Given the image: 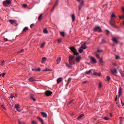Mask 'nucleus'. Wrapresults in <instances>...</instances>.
I'll return each instance as SVG.
<instances>
[{
	"mask_svg": "<svg viewBox=\"0 0 124 124\" xmlns=\"http://www.w3.org/2000/svg\"><path fill=\"white\" fill-rule=\"evenodd\" d=\"M109 23L112 26L115 28H117V27L115 24V21L113 18H111V20L110 21Z\"/></svg>",
	"mask_w": 124,
	"mask_h": 124,
	"instance_id": "f257e3e1",
	"label": "nucleus"
},
{
	"mask_svg": "<svg viewBox=\"0 0 124 124\" xmlns=\"http://www.w3.org/2000/svg\"><path fill=\"white\" fill-rule=\"evenodd\" d=\"M70 49L74 53V55H77L78 54V53L77 52L76 50L74 47H70Z\"/></svg>",
	"mask_w": 124,
	"mask_h": 124,
	"instance_id": "f03ea898",
	"label": "nucleus"
},
{
	"mask_svg": "<svg viewBox=\"0 0 124 124\" xmlns=\"http://www.w3.org/2000/svg\"><path fill=\"white\" fill-rule=\"evenodd\" d=\"M110 72L111 73L114 75L116 76V74L117 73V71L116 69L114 68L113 69L110 70Z\"/></svg>",
	"mask_w": 124,
	"mask_h": 124,
	"instance_id": "7ed1b4c3",
	"label": "nucleus"
},
{
	"mask_svg": "<svg viewBox=\"0 0 124 124\" xmlns=\"http://www.w3.org/2000/svg\"><path fill=\"white\" fill-rule=\"evenodd\" d=\"M11 1L9 0H6L5 1H3L2 2L4 6H7L6 5H9L11 4Z\"/></svg>",
	"mask_w": 124,
	"mask_h": 124,
	"instance_id": "20e7f679",
	"label": "nucleus"
},
{
	"mask_svg": "<svg viewBox=\"0 0 124 124\" xmlns=\"http://www.w3.org/2000/svg\"><path fill=\"white\" fill-rule=\"evenodd\" d=\"M94 31H97L100 32L102 31V30L101 28L98 26L95 27L93 29Z\"/></svg>",
	"mask_w": 124,
	"mask_h": 124,
	"instance_id": "39448f33",
	"label": "nucleus"
},
{
	"mask_svg": "<svg viewBox=\"0 0 124 124\" xmlns=\"http://www.w3.org/2000/svg\"><path fill=\"white\" fill-rule=\"evenodd\" d=\"M52 93V92L49 91H47L45 92V95L47 96H49L51 95Z\"/></svg>",
	"mask_w": 124,
	"mask_h": 124,
	"instance_id": "423d86ee",
	"label": "nucleus"
},
{
	"mask_svg": "<svg viewBox=\"0 0 124 124\" xmlns=\"http://www.w3.org/2000/svg\"><path fill=\"white\" fill-rule=\"evenodd\" d=\"M84 1H82L80 3V5L78 6V8L79 10H80L81 9L83 6L84 5Z\"/></svg>",
	"mask_w": 124,
	"mask_h": 124,
	"instance_id": "0eeeda50",
	"label": "nucleus"
},
{
	"mask_svg": "<svg viewBox=\"0 0 124 124\" xmlns=\"http://www.w3.org/2000/svg\"><path fill=\"white\" fill-rule=\"evenodd\" d=\"M17 95V94L16 93H12L10 95V98H12L13 97H16Z\"/></svg>",
	"mask_w": 124,
	"mask_h": 124,
	"instance_id": "6e6552de",
	"label": "nucleus"
},
{
	"mask_svg": "<svg viewBox=\"0 0 124 124\" xmlns=\"http://www.w3.org/2000/svg\"><path fill=\"white\" fill-rule=\"evenodd\" d=\"M86 42H85L80 47V48H82L84 49H85L87 48V47L85 46V44Z\"/></svg>",
	"mask_w": 124,
	"mask_h": 124,
	"instance_id": "1a4fd4ad",
	"label": "nucleus"
},
{
	"mask_svg": "<svg viewBox=\"0 0 124 124\" xmlns=\"http://www.w3.org/2000/svg\"><path fill=\"white\" fill-rule=\"evenodd\" d=\"M90 59L94 63H95L97 62L96 60L94 57H91L90 58Z\"/></svg>",
	"mask_w": 124,
	"mask_h": 124,
	"instance_id": "9d476101",
	"label": "nucleus"
},
{
	"mask_svg": "<svg viewBox=\"0 0 124 124\" xmlns=\"http://www.w3.org/2000/svg\"><path fill=\"white\" fill-rule=\"evenodd\" d=\"M112 40L113 42H115L116 44H117L118 43V41L117 40V39L115 37L113 38L112 39Z\"/></svg>",
	"mask_w": 124,
	"mask_h": 124,
	"instance_id": "9b49d317",
	"label": "nucleus"
},
{
	"mask_svg": "<svg viewBox=\"0 0 124 124\" xmlns=\"http://www.w3.org/2000/svg\"><path fill=\"white\" fill-rule=\"evenodd\" d=\"M69 63L70 65H72L73 64H74L75 60H69Z\"/></svg>",
	"mask_w": 124,
	"mask_h": 124,
	"instance_id": "f8f14e48",
	"label": "nucleus"
},
{
	"mask_svg": "<svg viewBox=\"0 0 124 124\" xmlns=\"http://www.w3.org/2000/svg\"><path fill=\"white\" fill-rule=\"evenodd\" d=\"M63 79L62 78H58L57 79V83L59 84L61 81H62Z\"/></svg>",
	"mask_w": 124,
	"mask_h": 124,
	"instance_id": "ddd939ff",
	"label": "nucleus"
},
{
	"mask_svg": "<svg viewBox=\"0 0 124 124\" xmlns=\"http://www.w3.org/2000/svg\"><path fill=\"white\" fill-rule=\"evenodd\" d=\"M122 89L121 87H120L119 89L118 97H119L122 93Z\"/></svg>",
	"mask_w": 124,
	"mask_h": 124,
	"instance_id": "4468645a",
	"label": "nucleus"
},
{
	"mask_svg": "<svg viewBox=\"0 0 124 124\" xmlns=\"http://www.w3.org/2000/svg\"><path fill=\"white\" fill-rule=\"evenodd\" d=\"M74 55H70L69 56V60H73L74 58Z\"/></svg>",
	"mask_w": 124,
	"mask_h": 124,
	"instance_id": "2eb2a0df",
	"label": "nucleus"
},
{
	"mask_svg": "<svg viewBox=\"0 0 124 124\" xmlns=\"http://www.w3.org/2000/svg\"><path fill=\"white\" fill-rule=\"evenodd\" d=\"M35 80L34 78L33 77H31L28 79V80L31 82H32L35 81Z\"/></svg>",
	"mask_w": 124,
	"mask_h": 124,
	"instance_id": "dca6fc26",
	"label": "nucleus"
},
{
	"mask_svg": "<svg viewBox=\"0 0 124 124\" xmlns=\"http://www.w3.org/2000/svg\"><path fill=\"white\" fill-rule=\"evenodd\" d=\"M47 58L46 57H44L42 58V60L41 62L42 63H44L46 61Z\"/></svg>",
	"mask_w": 124,
	"mask_h": 124,
	"instance_id": "f3484780",
	"label": "nucleus"
},
{
	"mask_svg": "<svg viewBox=\"0 0 124 124\" xmlns=\"http://www.w3.org/2000/svg\"><path fill=\"white\" fill-rule=\"evenodd\" d=\"M41 114L44 117H46L47 116V115L45 113L41 112Z\"/></svg>",
	"mask_w": 124,
	"mask_h": 124,
	"instance_id": "a211bd4d",
	"label": "nucleus"
},
{
	"mask_svg": "<svg viewBox=\"0 0 124 124\" xmlns=\"http://www.w3.org/2000/svg\"><path fill=\"white\" fill-rule=\"evenodd\" d=\"M81 58V57L79 56H78L76 58L75 60L77 62H78L80 61Z\"/></svg>",
	"mask_w": 124,
	"mask_h": 124,
	"instance_id": "6ab92c4d",
	"label": "nucleus"
},
{
	"mask_svg": "<svg viewBox=\"0 0 124 124\" xmlns=\"http://www.w3.org/2000/svg\"><path fill=\"white\" fill-rule=\"evenodd\" d=\"M61 61V57H59L56 60V62L57 64H59L60 62Z\"/></svg>",
	"mask_w": 124,
	"mask_h": 124,
	"instance_id": "aec40b11",
	"label": "nucleus"
},
{
	"mask_svg": "<svg viewBox=\"0 0 124 124\" xmlns=\"http://www.w3.org/2000/svg\"><path fill=\"white\" fill-rule=\"evenodd\" d=\"M16 21L15 20H9V22L11 24H12L16 22Z\"/></svg>",
	"mask_w": 124,
	"mask_h": 124,
	"instance_id": "412c9836",
	"label": "nucleus"
},
{
	"mask_svg": "<svg viewBox=\"0 0 124 124\" xmlns=\"http://www.w3.org/2000/svg\"><path fill=\"white\" fill-rule=\"evenodd\" d=\"M94 75L95 76H101V73H97L96 72H94Z\"/></svg>",
	"mask_w": 124,
	"mask_h": 124,
	"instance_id": "4be33fe9",
	"label": "nucleus"
},
{
	"mask_svg": "<svg viewBox=\"0 0 124 124\" xmlns=\"http://www.w3.org/2000/svg\"><path fill=\"white\" fill-rule=\"evenodd\" d=\"M28 30V27H24L23 30V32H25L26 31H27Z\"/></svg>",
	"mask_w": 124,
	"mask_h": 124,
	"instance_id": "5701e85b",
	"label": "nucleus"
},
{
	"mask_svg": "<svg viewBox=\"0 0 124 124\" xmlns=\"http://www.w3.org/2000/svg\"><path fill=\"white\" fill-rule=\"evenodd\" d=\"M71 18L72 19V22H74L75 20V17L74 14H72L71 16Z\"/></svg>",
	"mask_w": 124,
	"mask_h": 124,
	"instance_id": "b1692460",
	"label": "nucleus"
},
{
	"mask_svg": "<svg viewBox=\"0 0 124 124\" xmlns=\"http://www.w3.org/2000/svg\"><path fill=\"white\" fill-rule=\"evenodd\" d=\"M71 79L70 78H69L68 80V81L66 84V85L67 86L69 84L70 82Z\"/></svg>",
	"mask_w": 124,
	"mask_h": 124,
	"instance_id": "393cba45",
	"label": "nucleus"
},
{
	"mask_svg": "<svg viewBox=\"0 0 124 124\" xmlns=\"http://www.w3.org/2000/svg\"><path fill=\"white\" fill-rule=\"evenodd\" d=\"M43 32L44 33H48V31L46 28L44 29L43 30Z\"/></svg>",
	"mask_w": 124,
	"mask_h": 124,
	"instance_id": "a878e982",
	"label": "nucleus"
},
{
	"mask_svg": "<svg viewBox=\"0 0 124 124\" xmlns=\"http://www.w3.org/2000/svg\"><path fill=\"white\" fill-rule=\"evenodd\" d=\"M92 70H90L88 71H87L85 72V73L87 74H89L91 73Z\"/></svg>",
	"mask_w": 124,
	"mask_h": 124,
	"instance_id": "bb28decb",
	"label": "nucleus"
},
{
	"mask_svg": "<svg viewBox=\"0 0 124 124\" xmlns=\"http://www.w3.org/2000/svg\"><path fill=\"white\" fill-rule=\"evenodd\" d=\"M30 98L32 99L34 101H36V100L35 98H34L33 96L32 95H31L30 96Z\"/></svg>",
	"mask_w": 124,
	"mask_h": 124,
	"instance_id": "cd10ccee",
	"label": "nucleus"
},
{
	"mask_svg": "<svg viewBox=\"0 0 124 124\" xmlns=\"http://www.w3.org/2000/svg\"><path fill=\"white\" fill-rule=\"evenodd\" d=\"M84 114H82L80 115L77 118V119H80L81 118V117L84 116Z\"/></svg>",
	"mask_w": 124,
	"mask_h": 124,
	"instance_id": "c85d7f7f",
	"label": "nucleus"
},
{
	"mask_svg": "<svg viewBox=\"0 0 124 124\" xmlns=\"http://www.w3.org/2000/svg\"><path fill=\"white\" fill-rule=\"evenodd\" d=\"M60 34H61V35L63 37H64V36L65 33L64 32V31L60 32Z\"/></svg>",
	"mask_w": 124,
	"mask_h": 124,
	"instance_id": "c756f323",
	"label": "nucleus"
},
{
	"mask_svg": "<svg viewBox=\"0 0 124 124\" xmlns=\"http://www.w3.org/2000/svg\"><path fill=\"white\" fill-rule=\"evenodd\" d=\"M58 0H57V1H56V2L55 3V5L54 6V7H53V9H54V8H55V7H56V6L58 5Z\"/></svg>",
	"mask_w": 124,
	"mask_h": 124,
	"instance_id": "7c9ffc66",
	"label": "nucleus"
},
{
	"mask_svg": "<svg viewBox=\"0 0 124 124\" xmlns=\"http://www.w3.org/2000/svg\"><path fill=\"white\" fill-rule=\"evenodd\" d=\"M45 45V42H43L41 44V48H43L44 46Z\"/></svg>",
	"mask_w": 124,
	"mask_h": 124,
	"instance_id": "2f4dec72",
	"label": "nucleus"
},
{
	"mask_svg": "<svg viewBox=\"0 0 124 124\" xmlns=\"http://www.w3.org/2000/svg\"><path fill=\"white\" fill-rule=\"evenodd\" d=\"M42 15V14H41L39 17L38 18V19L39 20H41L42 19L41 17Z\"/></svg>",
	"mask_w": 124,
	"mask_h": 124,
	"instance_id": "473e14b6",
	"label": "nucleus"
},
{
	"mask_svg": "<svg viewBox=\"0 0 124 124\" xmlns=\"http://www.w3.org/2000/svg\"><path fill=\"white\" fill-rule=\"evenodd\" d=\"M37 118L39 119V120L41 123L44 122L43 119L40 117H38Z\"/></svg>",
	"mask_w": 124,
	"mask_h": 124,
	"instance_id": "72a5a7b5",
	"label": "nucleus"
},
{
	"mask_svg": "<svg viewBox=\"0 0 124 124\" xmlns=\"http://www.w3.org/2000/svg\"><path fill=\"white\" fill-rule=\"evenodd\" d=\"M106 43V41L104 39H102V41L101 43V44L105 43Z\"/></svg>",
	"mask_w": 124,
	"mask_h": 124,
	"instance_id": "f704fd0d",
	"label": "nucleus"
},
{
	"mask_svg": "<svg viewBox=\"0 0 124 124\" xmlns=\"http://www.w3.org/2000/svg\"><path fill=\"white\" fill-rule=\"evenodd\" d=\"M31 123L32 124H37V122L34 120H32L31 121Z\"/></svg>",
	"mask_w": 124,
	"mask_h": 124,
	"instance_id": "c9c22d12",
	"label": "nucleus"
},
{
	"mask_svg": "<svg viewBox=\"0 0 124 124\" xmlns=\"http://www.w3.org/2000/svg\"><path fill=\"white\" fill-rule=\"evenodd\" d=\"M19 104H17L16 105H15L14 106V107L15 108H16V109H17L18 108H19Z\"/></svg>",
	"mask_w": 124,
	"mask_h": 124,
	"instance_id": "e433bc0d",
	"label": "nucleus"
},
{
	"mask_svg": "<svg viewBox=\"0 0 124 124\" xmlns=\"http://www.w3.org/2000/svg\"><path fill=\"white\" fill-rule=\"evenodd\" d=\"M106 78L108 82L109 81V80L110 79V77L109 76H107Z\"/></svg>",
	"mask_w": 124,
	"mask_h": 124,
	"instance_id": "4c0bfd02",
	"label": "nucleus"
},
{
	"mask_svg": "<svg viewBox=\"0 0 124 124\" xmlns=\"http://www.w3.org/2000/svg\"><path fill=\"white\" fill-rule=\"evenodd\" d=\"M103 119L105 120H108L109 119V118H108L107 117H103Z\"/></svg>",
	"mask_w": 124,
	"mask_h": 124,
	"instance_id": "58836bf2",
	"label": "nucleus"
},
{
	"mask_svg": "<svg viewBox=\"0 0 124 124\" xmlns=\"http://www.w3.org/2000/svg\"><path fill=\"white\" fill-rule=\"evenodd\" d=\"M83 50V49H82V48H80L79 49V50H78V51H79V53H81L82 52Z\"/></svg>",
	"mask_w": 124,
	"mask_h": 124,
	"instance_id": "ea45409f",
	"label": "nucleus"
},
{
	"mask_svg": "<svg viewBox=\"0 0 124 124\" xmlns=\"http://www.w3.org/2000/svg\"><path fill=\"white\" fill-rule=\"evenodd\" d=\"M119 17L121 19H124V13H123V16H119Z\"/></svg>",
	"mask_w": 124,
	"mask_h": 124,
	"instance_id": "a19ab883",
	"label": "nucleus"
},
{
	"mask_svg": "<svg viewBox=\"0 0 124 124\" xmlns=\"http://www.w3.org/2000/svg\"><path fill=\"white\" fill-rule=\"evenodd\" d=\"M99 62L101 63H102L103 62V61L101 58L100 59Z\"/></svg>",
	"mask_w": 124,
	"mask_h": 124,
	"instance_id": "79ce46f5",
	"label": "nucleus"
},
{
	"mask_svg": "<svg viewBox=\"0 0 124 124\" xmlns=\"http://www.w3.org/2000/svg\"><path fill=\"white\" fill-rule=\"evenodd\" d=\"M102 85L100 83H99V88H101L102 87Z\"/></svg>",
	"mask_w": 124,
	"mask_h": 124,
	"instance_id": "37998d69",
	"label": "nucleus"
},
{
	"mask_svg": "<svg viewBox=\"0 0 124 124\" xmlns=\"http://www.w3.org/2000/svg\"><path fill=\"white\" fill-rule=\"evenodd\" d=\"M40 68H38V69H36L35 71H40Z\"/></svg>",
	"mask_w": 124,
	"mask_h": 124,
	"instance_id": "c03bdc74",
	"label": "nucleus"
},
{
	"mask_svg": "<svg viewBox=\"0 0 124 124\" xmlns=\"http://www.w3.org/2000/svg\"><path fill=\"white\" fill-rule=\"evenodd\" d=\"M23 7L24 8H25L27 7V5L26 4H23Z\"/></svg>",
	"mask_w": 124,
	"mask_h": 124,
	"instance_id": "a18cd8bd",
	"label": "nucleus"
},
{
	"mask_svg": "<svg viewBox=\"0 0 124 124\" xmlns=\"http://www.w3.org/2000/svg\"><path fill=\"white\" fill-rule=\"evenodd\" d=\"M113 17H116V16L113 13L112 15L111 16V18H113Z\"/></svg>",
	"mask_w": 124,
	"mask_h": 124,
	"instance_id": "49530a36",
	"label": "nucleus"
},
{
	"mask_svg": "<svg viewBox=\"0 0 124 124\" xmlns=\"http://www.w3.org/2000/svg\"><path fill=\"white\" fill-rule=\"evenodd\" d=\"M96 57H97V58L99 59L100 58V57L99 56V55L98 54H96Z\"/></svg>",
	"mask_w": 124,
	"mask_h": 124,
	"instance_id": "de8ad7c7",
	"label": "nucleus"
},
{
	"mask_svg": "<svg viewBox=\"0 0 124 124\" xmlns=\"http://www.w3.org/2000/svg\"><path fill=\"white\" fill-rule=\"evenodd\" d=\"M62 40V39H59L58 40V42L59 43H60L61 42Z\"/></svg>",
	"mask_w": 124,
	"mask_h": 124,
	"instance_id": "09e8293b",
	"label": "nucleus"
},
{
	"mask_svg": "<svg viewBox=\"0 0 124 124\" xmlns=\"http://www.w3.org/2000/svg\"><path fill=\"white\" fill-rule=\"evenodd\" d=\"M66 65L67 67L69 68L71 67V65H69L68 64H67Z\"/></svg>",
	"mask_w": 124,
	"mask_h": 124,
	"instance_id": "8fccbe9b",
	"label": "nucleus"
},
{
	"mask_svg": "<svg viewBox=\"0 0 124 124\" xmlns=\"http://www.w3.org/2000/svg\"><path fill=\"white\" fill-rule=\"evenodd\" d=\"M1 108H3L5 110L6 109V108L4 107V106L3 105H1Z\"/></svg>",
	"mask_w": 124,
	"mask_h": 124,
	"instance_id": "3c124183",
	"label": "nucleus"
},
{
	"mask_svg": "<svg viewBox=\"0 0 124 124\" xmlns=\"http://www.w3.org/2000/svg\"><path fill=\"white\" fill-rule=\"evenodd\" d=\"M4 60H3L2 62H1V65L2 66H3L4 64Z\"/></svg>",
	"mask_w": 124,
	"mask_h": 124,
	"instance_id": "603ef678",
	"label": "nucleus"
},
{
	"mask_svg": "<svg viewBox=\"0 0 124 124\" xmlns=\"http://www.w3.org/2000/svg\"><path fill=\"white\" fill-rule=\"evenodd\" d=\"M102 50H100L99 49H98L97 50V52H102Z\"/></svg>",
	"mask_w": 124,
	"mask_h": 124,
	"instance_id": "864d4df0",
	"label": "nucleus"
},
{
	"mask_svg": "<svg viewBox=\"0 0 124 124\" xmlns=\"http://www.w3.org/2000/svg\"><path fill=\"white\" fill-rule=\"evenodd\" d=\"M44 71H51V70H50L49 69H46L45 70H44Z\"/></svg>",
	"mask_w": 124,
	"mask_h": 124,
	"instance_id": "5fc2aeb1",
	"label": "nucleus"
},
{
	"mask_svg": "<svg viewBox=\"0 0 124 124\" xmlns=\"http://www.w3.org/2000/svg\"><path fill=\"white\" fill-rule=\"evenodd\" d=\"M34 25V24H33V23H32V24L31 25H30V27L32 28L33 27Z\"/></svg>",
	"mask_w": 124,
	"mask_h": 124,
	"instance_id": "6e6d98bb",
	"label": "nucleus"
},
{
	"mask_svg": "<svg viewBox=\"0 0 124 124\" xmlns=\"http://www.w3.org/2000/svg\"><path fill=\"white\" fill-rule=\"evenodd\" d=\"M24 51V50L23 49H22L20 51H19V52H18V53H20L22 52H23Z\"/></svg>",
	"mask_w": 124,
	"mask_h": 124,
	"instance_id": "4d7b16f0",
	"label": "nucleus"
},
{
	"mask_svg": "<svg viewBox=\"0 0 124 124\" xmlns=\"http://www.w3.org/2000/svg\"><path fill=\"white\" fill-rule=\"evenodd\" d=\"M119 58V57L118 56L116 55V59H118Z\"/></svg>",
	"mask_w": 124,
	"mask_h": 124,
	"instance_id": "13d9d810",
	"label": "nucleus"
},
{
	"mask_svg": "<svg viewBox=\"0 0 124 124\" xmlns=\"http://www.w3.org/2000/svg\"><path fill=\"white\" fill-rule=\"evenodd\" d=\"M106 31L107 32V35H108V34L109 33V31L108 30H106Z\"/></svg>",
	"mask_w": 124,
	"mask_h": 124,
	"instance_id": "bf43d9fd",
	"label": "nucleus"
},
{
	"mask_svg": "<svg viewBox=\"0 0 124 124\" xmlns=\"http://www.w3.org/2000/svg\"><path fill=\"white\" fill-rule=\"evenodd\" d=\"M6 73H2L1 74V75H2V76L3 77Z\"/></svg>",
	"mask_w": 124,
	"mask_h": 124,
	"instance_id": "052dcab7",
	"label": "nucleus"
},
{
	"mask_svg": "<svg viewBox=\"0 0 124 124\" xmlns=\"http://www.w3.org/2000/svg\"><path fill=\"white\" fill-rule=\"evenodd\" d=\"M4 40L5 41H7L8 40V39L7 38H4Z\"/></svg>",
	"mask_w": 124,
	"mask_h": 124,
	"instance_id": "680f3d73",
	"label": "nucleus"
},
{
	"mask_svg": "<svg viewBox=\"0 0 124 124\" xmlns=\"http://www.w3.org/2000/svg\"><path fill=\"white\" fill-rule=\"evenodd\" d=\"M73 100H72V101H70L69 103H68V104H70V103H71L72 102V101Z\"/></svg>",
	"mask_w": 124,
	"mask_h": 124,
	"instance_id": "e2e57ef3",
	"label": "nucleus"
},
{
	"mask_svg": "<svg viewBox=\"0 0 124 124\" xmlns=\"http://www.w3.org/2000/svg\"><path fill=\"white\" fill-rule=\"evenodd\" d=\"M18 123L19 124H22V123L20 121H19L18 122Z\"/></svg>",
	"mask_w": 124,
	"mask_h": 124,
	"instance_id": "0e129e2a",
	"label": "nucleus"
},
{
	"mask_svg": "<svg viewBox=\"0 0 124 124\" xmlns=\"http://www.w3.org/2000/svg\"><path fill=\"white\" fill-rule=\"evenodd\" d=\"M123 11V13H124V7L123 8H122Z\"/></svg>",
	"mask_w": 124,
	"mask_h": 124,
	"instance_id": "69168bd1",
	"label": "nucleus"
},
{
	"mask_svg": "<svg viewBox=\"0 0 124 124\" xmlns=\"http://www.w3.org/2000/svg\"><path fill=\"white\" fill-rule=\"evenodd\" d=\"M87 82V81H84L83 82V83L84 84L86 83Z\"/></svg>",
	"mask_w": 124,
	"mask_h": 124,
	"instance_id": "338daca9",
	"label": "nucleus"
},
{
	"mask_svg": "<svg viewBox=\"0 0 124 124\" xmlns=\"http://www.w3.org/2000/svg\"><path fill=\"white\" fill-rule=\"evenodd\" d=\"M16 110L17 111H18V112H20L21 111L20 110H18L17 109H16Z\"/></svg>",
	"mask_w": 124,
	"mask_h": 124,
	"instance_id": "774afa93",
	"label": "nucleus"
}]
</instances>
